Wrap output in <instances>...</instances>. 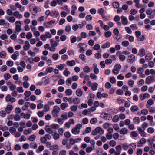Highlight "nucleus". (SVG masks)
Returning <instances> with one entry per match:
<instances>
[{"label":"nucleus","instance_id":"nucleus-52","mask_svg":"<svg viewBox=\"0 0 155 155\" xmlns=\"http://www.w3.org/2000/svg\"><path fill=\"white\" fill-rule=\"evenodd\" d=\"M83 71L85 72L88 73L90 71V69L88 66H86L84 68Z\"/></svg>","mask_w":155,"mask_h":155},{"label":"nucleus","instance_id":"nucleus-33","mask_svg":"<svg viewBox=\"0 0 155 155\" xmlns=\"http://www.w3.org/2000/svg\"><path fill=\"white\" fill-rule=\"evenodd\" d=\"M80 103V99L78 97H76L73 98V103L76 105L79 104Z\"/></svg>","mask_w":155,"mask_h":155},{"label":"nucleus","instance_id":"nucleus-16","mask_svg":"<svg viewBox=\"0 0 155 155\" xmlns=\"http://www.w3.org/2000/svg\"><path fill=\"white\" fill-rule=\"evenodd\" d=\"M13 15L16 18L19 19L23 17L22 15L18 11H15L13 13Z\"/></svg>","mask_w":155,"mask_h":155},{"label":"nucleus","instance_id":"nucleus-36","mask_svg":"<svg viewBox=\"0 0 155 155\" xmlns=\"http://www.w3.org/2000/svg\"><path fill=\"white\" fill-rule=\"evenodd\" d=\"M50 149L53 151L57 150H58V146L57 145L54 144L51 146Z\"/></svg>","mask_w":155,"mask_h":155},{"label":"nucleus","instance_id":"nucleus-27","mask_svg":"<svg viewBox=\"0 0 155 155\" xmlns=\"http://www.w3.org/2000/svg\"><path fill=\"white\" fill-rule=\"evenodd\" d=\"M76 94L78 97H81L83 94V91L81 88L78 89L76 91Z\"/></svg>","mask_w":155,"mask_h":155},{"label":"nucleus","instance_id":"nucleus-32","mask_svg":"<svg viewBox=\"0 0 155 155\" xmlns=\"http://www.w3.org/2000/svg\"><path fill=\"white\" fill-rule=\"evenodd\" d=\"M139 55L141 57H143L145 54V50L144 49H141L139 51Z\"/></svg>","mask_w":155,"mask_h":155},{"label":"nucleus","instance_id":"nucleus-34","mask_svg":"<svg viewBox=\"0 0 155 155\" xmlns=\"http://www.w3.org/2000/svg\"><path fill=\"white\" fill-rule=\"evenodd\" d=\"M154 141H155V140H154V136L153 137L149 138L147 140V141L149 143V145L151 146H152V145H153V143Z\"/></svg>","mask_w":155,"mask_h":155},{"label":"nucleus","instance_id":"nucleus-26","mask_svg":"<svg viewBox=\"0 0 155 155\" xmlns=\"http://www.w3.org/2000/svg\"><path fill=\"white\" fill-rule=\"evenodd\" d=\"M5 149L7 151H9L11 150V144L9 142L5 143Z\"/></svg>","mask_w":155,"mask_h":155},{"label":"nucleus","instance_id":"nucleus-53","mask_svg":"<svg viewBox=\"0 0 155 155\" xmlns=\"http://www.w3.org/2000/svg\"><path fill=\"white\" fill-rule=\"evenodd\" d=\"M58 132L60 136H62L63 134V133L64 132V130L62 128H59L58 130Z\"/></svg>","mask_w":155,"mask_h":155},{"label":"nucleus","instance_id":"nucleus-60","mask_svg":"<svg viewBox=\"0 0 155 155\" xmlns=\"http://www.w3.org/2000/svg\"><path fill=\"white\" fill-rule=\"evenodd\" d=\"M32 35L31 33L30 32H29L27 33L26 36V38L27 39L29 40L31 38H32Z\"/></svg>","mask_w":155,"mask_h":155},{"label":"nucleus","instance_id":"nucleus-17","mask_svg":"<svg viewBox=\"0 0 155 155\" xmlns=\"http://www.w3.org/2000/svg\"><path fill=\"white\" fill-rule=\"evenodd\" d=\"M97 12L103 18H105V16L104 14V11L103 8H101L99 9L97 11Z\"/></svg>","mask_w":155,"mask_h":155},{"label":"nucleus","instance_id":"nucleus-28","mask_svg":"<svg viewBox=\"0 0 155 155\" xmlns=\"http://www.w3.org/2000/svg\"><path fill=\"white\" fill-rule=\"evenodd\" d=\"M119 132L120 134L124 135L127 134L128 130L126 128H123L120 130Z\"/></svg>","mask_w":155,"mask_h":155},{"label":"nucleus","instance_id":"nucleus-29","mask_svg":"<svg viewBox=\"0 0 155 155\" xmlns=\"http://www.w3.org/2000/svg\"><path fill=\"white\" fill-rule=\"evenodd\" d=\"M65 94L66 96H69L72 95V91L71 89H68L65 91Z\"/></svg>","mask_w":155,"mask_h":155},{"label":"nucleus","instance_id":"nucleus-13","mask_svg":"<svg viewBox=\"0 0 155 155\" xmlns=\"http://www.w3.org/2000/svg\"><path fill=\"white\" fill-rule=\"evenodd\" d=\"M15 6L16 8H19L20 11L21 12H23L25 10L24 7L22 6L18 2L16 3L15 4Z\"/></svg>","mask_w":155,"mask_h":155},{"label":"nucleus","instance_id":"nucleus-59","mask_svg":"<svg viewBox=\"0 0 155 155\" xmlns=\"http://www.w3.org/2000/svg\"><path fill=\"white\" fill-rule=\"evenodd\" d=\"M24 94L26 97H29L31 94V92L30 91H26L24 93Z\"/></svg>","mask_w":155,"mask_h":155},{"label":"nucleus","instance_id":"nucleus-44","mask_svg":"<svg viewBox=\"0 0 155 155\" xmlns=\"http://www.w3.org/2000/svg\"><path fill=\"white\" fill-rule=\"evenodd\" d=\"M70 109L71 111L74 112H76L78 110L77 107L74 105L71 106Z\"/></svg>","mask_w":155,"mask_h":155},{"label":"nucleus","instance_id":"nucleus-21","mask_svg":"<svg viewBox=\"0 0 155 155\" xmlns=\"http://www.w3.org/2000/svg\"><path fill=\"white\" fill-rule=\"evenodd\" d=\"M140 0H134V2L135 3V6L137 8H140L143 7L142 5L140 4Z\"/></svg>","mask_w":155,"mask_h":155},{"label":"nucleus","instance_id":"nucleus-47","mask_svg":"<svg viewBox=\"0 0 155 155\" xmlns=\"http://www.w3.org/2000/svg\"><path fill=\"white\" fill-rule=\"evenodd\" d=\"M6 56V53L4 51L0 52V57L1 58H5Z\"/></svg>","mask_w":155,"mask_h":155},{"label":"nucleus","instance_id":"nucleus-43","mask_svg":"<svg viewBox=\"0 0 155 155\" xmlns=\"http://www.w3.org/2000/svg\"><path fill=\"white\" fill-rule=\"evenodd\" d=\"M98 84L97 83H94L92 85L91 88L93 91H95L97 89Z\"/></svg>","mask_w":155,"mask_h":155},{"label":"nucleus","instance_id":"nucleus-45","mask_svg":"<svg viewBox=\"0 0 155 155\" xmlns=\"http://www.w3.org/2000/svg\"><path fill=\"white\" fill-rule=\"evenodd\" d=\"M53 68L51 67H47L46 69V71L48 73H51L53 71Z\"/></svg>","mask_w":155,"mask_h":155},{"label":"nucleus","instance_id":"nucleus-12","mask_svg":"<svg viewBox=\"0 0 155 155\" xmlns=\"http://www.w3.org/2000/svg\"><path fill=\"white\" fill-rule=\"evenodd\" d=\"M135 59V56L133 54H131L128 57V62L131 64L133 63Z\"/></svg>","mask_w":155,"mask_h":155},{"label":"nucleus","instance_id":"nucleus-39","mask_svg":"<svg viewBox=\"0 0 155 155\" xmlns=\"http://www.w3.org/2000/svg\"><path fill=\"white\" fill-rule=\"evenodd\" d=\"M119 120V118L118 116L117 115L114 116L112 118V121L114 123L117 122Z\"/></svg>","mask_w":155,"mask_h":155},{"label":"nucleus","instance_id":"nucleus-2","mask_svg":"<svg viewBox=\"0 0 155 155\" xmlns=\"http://www.w3.org/2000/svg\"><path fill=\"white\" fill-rule=\"evenodd\" d=\"M81 126L82 125L80 124H77L75 127L72 129L71 130L72 133L75 135L79 134L80 132V128Z\"/></svg>","mask_w":155,"mask_h":155},{"label":"nucleus","instance_id":"nucleus-57","mask_svg":"<svg viewBox=\"0 0 155 155\" xmlns=\"http://www.w3.org/2000/svg\"><path fill=\"white\" fill-rule=\"evenodd\" d=\"M6 113L5 111L1 110L0 111V116L2 117H4L6 116Z\"/></svg>","mask_w":155,"mask_h":155},{"label":"nucleus","instance_id":"nucleus-55","mask_svg":"<svg viewBox=\"0 0 155 155\" xmlns=\"http://www.w3.org/2000/svg\"><path fill=\"white\" fill-rule=\"evenodd\" d=\"M112 35V32L109 31H107L104 33L105 36L106 38H108Z\"/></svg>","mask_w":155,"mask_h":155},{"label":"nucleus","instance_id":"nucleus-58","mask_svg":"<svg viewBox=\"0 0 155 155\" xmlns=\"http://www.w3.org/2000/svg\"><path fill=\"white\" fill-rule=\"evenodd\" d=\"M17 91L19 93H22L24 92V90L22 87L20 86L17 87Z\"/></svg>","mask_w":155,"mask_h":155},{"label":"nucleus","instance_id":"nucleus-7","mask_svg":"<svg viewBox=\"0 0 155 155\" xmlns=\"http://www.w3.org/2000/svg\"><path fill=\"white\" fill-rule=\"evenodd\" d=\"M115 155H120L121 153L122 147L121 145H118L115 147Z\"/></svg>","mask_w":155,"mask_h":155},{"label":"nucleus","instance_id":"nucleus-20","mask_svg":"<svg viewBox=\"0 0 155 155\" xmlns=\"http://www.w3.org/2000/svg\"><path fill=\"white\" fill-rule=\"evenodd\" d=\"M12 109L13 107L11 105H8L6 107L5 110L6 113L9 114L11 112V110Z\"/></svg>","mask_w":155,"mask_h":155},{"label":"nucleus","instance_id":"nucleus-19","mask_svg":"<svg viewBox=\"0 0 155 155\" xmlns=\"http://www.w3.org/2000/svg\"><path fill=\"white\" fill-rule=\"evenodd\" d=\"M55 23L54 20H51L47 22H44L43 23V25L45 27L48 28L49 27L48 25H51L52 24H54Z\"/></svg>","mask_w":155,"mask_h":155},{"label":"nucleus","instance_id":"nucleus-56","mask_svg":"<svg viewBox=\"0 0 155 155\" xmlns=\"http://www.w3.org/2000/svg\"><path fill=\"white\" fill-rule=\"evenodd\" d=\"M144 70L143 67H140L138 68L137 70V72L139 74H140L143 73Z\"/></svg>","mask_w":155,"mask_h":155},{"label":"nucleus","instance_id":"nucleus-22","mask_svg":"<svg viewBox=\"0 0 155 155\" xmlns=\"http://www.w3.org/2000/svg\"><path fill=\"white\" fill-rule=\"evenodd\" d=\"M42 81L43 84H47L49 82V78L47 76L44 77L42 78Z\"/></svg>","mask_w":155,"mask_h":155},{"label":"nucleus","instance_id":"nucleus-64","mask_svg":"<svg viewBox=\"0 0 155 155\" xmlns=\"http://www.w3.org/2000/svg\"><path fill=\"white\" fill-rule=\"evenodd\" d=\"M155 16V9L153 10L152 14L150 15H149L148 17L150 19L153 18Z\"/></svg>","mask_w":155,"mask_h":155},{"label":"nucleus","instance_id":"nucleus-18","mask_svg":"<svg viewBox=\"0 0 155 155\" xmlns=\"http://www.w3.org/2000/svg\"><path fill=\"white\" fill-rule=\"evenodd\" d=\"M152 54L151 53H147L145 56V58L147 61L148 62L152 59Z\"/></svg>","mask_w":155,"mask_h":155},{"label":"nucleus","instance_id":"nucleus-35","mask_svg":"<svg viewBox=\"0 0 155 155\" xmlns=\"http://www.w3.org/2000/svg\"><path fill=\"white\" fill-rule=\"evenodd\" d=\"M112 5L113 7L116 9L118 8L120 6L119 3L117 1L114 2L112 3Z\"/></svg>","mask_w":155,"mask_h":155},{"label":"nucleus","instance_id":"nucleus-40","mask_svg":"<svg viewBox=\"0 0 155 155\" xmlns=\"http://www.w3.org/2000/svg\"><path fill=\"white\" fill-rule=\"evenodd\" d=\"M97 133L100 134H104V130L100 127L96 128Z\"/></svg>","mask_w":155,"mask_h":155},{"label":"nucleus","instance_id":"nucleus-42","mask_svg":"<svg viewBox=\"0 0 155 155\" xmlns=\"http://www.w3.org/2000/svg\"><path fill=\"white\" fill-rule=\"evenodd\" d=\"M9 88L10 91H14L16 89V86L15 84H13L9 87Z\"/></svg>","mask_w":155,"mask_h":155},{"label":"nucleus","instance_id":"nucleus-46","mask_svg":"<svg viewBox=\"0 0 155 155\" xmlns=\"http://www.w3.org/2000/svg\"><path fill=\"white\" fill-rule=\"evenodd\" d=\"M61 117L64 120H66L68 119V115L67 112H63L61 116Z\"/></svg>","mask_w":155,"mask_h":155},{"label":"nucleus","instance_id":"nucleus-9","mask_svg":"<svg viewBox=\"0 0 155 155\" xmlns=\"http://www.w3.org/2000/svg\"><path fill=\"white\" fill-rule=\"evenodd\" d=\"M59 15L58 11L55 10L51 11V16L53 18H56Z\"/></svg>","mask_w":155,"mask_h":155},{"label":"nucleus","instance_id":"nucleus-37","mask_svg":"<svg viewBox=\"0 0 155 155\" xmlns=\"http://www.w3.org/2000/svg\"><path fill=\"white\" fill-rule=\"evenodd\" d=\"M70 74L71 72L68 70V69L67 68H65L63 72L64 75L66 77H67Z\"/></svg>","mask_w":155,"mask_h":155},{"label":"nucleus","instance_id":"nucleus-8","mask_svg":"<svg viewBox=\"0 0 155 155\" xmlns=\"http://www.w3.org/2000/svg\"><path fill=\"white\" fill-rule=\"evenodd\" d=\"M121 21L122 24L124 25H127L128 23V20L127 18L123 15H122L120 17Z\"/></svg>","mask_w":155,"mask_h":155},{"label":"nucleus","instance_id":"nucleus-54","mask_svg":"<svg viewBox=\"0 0 155 155\" xmlns=\"http://www.w3.org/2000/svg\"><path fill=\"white\" fill-rule=\"evenodd\" d=\"M67 49V48L66 47L64 48L63 49L60 50L59 51V54L60 55H62L65 53L66 52V50Z\"/></svg>","mask_w":155,"mask_h":155},{"label":"nucleus","instance_id":"nucleus-51","mask_svg":"<svg viewBox=\"0 0 155 155\" xmlns=\"http://www.w3.org/2000/svg\"><path fill=\"white\" fill-rule=\"evenodd\" d=\"M97 119L95 118H91L90 120V123L92 124H94L97 122Z\"/></svg>","mask_w":155,"mask_h":155},{"label":"nucleus","instance_id":"nucleus-50","mask_svg":"<svg viewBox=\"0 0 155 155\" xmlns=\"http://www.w3.org/2000/svg\"><path fill=\"white\" fill-rule=\"evenodd\" d=\"M15 31H16L15 32V33L17 35H18L19 33L21 31V27H18V26H16L15 27Z\"/></svg>","mask_w":155,"mask_h":155},{"label":"nucleus","instance_id":"nucleus-14","mask_svg":"<svg viewBox=\"0 0 155 155\" xmlns=\"http://www.w3.org/2000/svg\"><path fill=\"white\" fill-rule=\"evenodd\" d=\"M52 135L53 137V138L54 139L57 140L59 139L60 138V135L58 133H57V131L55 130L51 134Z\"/></svg>","mask_w":155,"mask_h":155},{"label":"nucleus","instance_id":"nucleus-10","mask_svg":"<svg viewBox=\"0 0 155 155\" xmlns=\"http://www.w3.org/2000/svg\"><path fill=\"white\" fill-rule=\"evenodd\" d=\"M137 130L141 136H143L146 135V133L142 127H137Z\"/></svg>","mask_w":155,"mask_h":155},{"label":"nucleus","instance_id":"nucleus-61","mask_svg":"<svg viewBox=\"0 0 155 155\" xmlns=\"http://www.w3.org/2000/svg\"><path fill=\"white\" fill-rule=\"evenodd\" d=\"M66 84L69 86L72 83V79L71 78H68L66 81Z\"/></svg>","mask_w":155,"mask_h":155},{"label":"nucleus","instance_id":"nucleus-11","mask_svg":"<svg viewBox=\"0 0 155 155\" xmlns=\"http://www.w3.org/2000/svg\"><path fill=\"white\" fill-rule=\"evenodd\" d=\"M112 118L111 114L107 113H105L103 116V118L105 120H109Z\"/></svg>","mask_w":155,"mask_h":155},{"label":"nucleus","instance_id":"nucleus-38","mask_svg":"<svg viewBox=\"0 0 155 155\" xmlns=\"http://www.w3.org/2000/svg\"><path fill=\"white\" fill-rule=\"evenodd\" d=\"M4 78L5 80H7L11 78V76L9 73H5L3 75Z\"/></svg>","mask_w":155,"mask_h":155},{"label":"nucleus","instance_id":"nucleus-62","mask_svg":"<svg viewBox=\"0 0 155 155\" xmlns=\"http://www.w3.org/2000/svg\"><path fill=\"white\" fill-rule=\"evenodd\" d=\"M134 83V81L131 80H129L128 84L130 87H133Z\"/></svg>","mask_w":155,"mask_h":155},{"label":"nucleus","instance_id":"nucleus-6","mask_svg":"<svg viewBox=\"0 0 155 155\" xmlns=\"http://www.w3.org/2000/svg\"><path fill=\"white\" fill-rule=\"evenodd\" d=\"M155 81L154 77L153 76H148L146 78L145 82L147 84H150L152 81Z\"/></svg>","mask_w":155,"mask_h":155},{"label":"nucleus","instance_id":"nucleus-1","mask_svg":"<svg viewBox=\"0 0 155 155\" xmlns=\"http://www.w3.org/2000/svg\"><path fill=\"white\" fill-rule=\"evenodd\" d=\"M60 111V108L57 105L54 107L53 110L52 111V116L54 118H56L58 117L59 113Z\"/></svg>","mask_w":155,"mask_h":155},{"label":"nucleus","instance_id":"nucleus-30","mask_svg":"<svg viewBox=\"0 0 155 155\" xmlns=\"http://www.w3.org/2000/svg\"><path fill=\"white\" fill-rule=\"evenodd\" d=\"M110 44L109 42H107L104 44L101 45V47L103 49H105L106 48H108L110 47Z\"/></svg>","mask_w":155,"mask_h":155},{"label":"nucleus","instance_id":"nucleus-49","mask_svg":"<svg viewBox=\"0 0 155 155\" xmlns=\"http://www.w3.org/2000/svg\"><path fill=\"white\" fill-rule=\"evenodd\" d=\"M146 140L145 138H141L139 142H138V144H143L146 143Z\"/></svg>","mask_w":155,"mask_h":155},{"label":"nucleus","instance_id":"nucleus-23","mask_svg":"<svg viewBox=\"0 0 155 155\" xmlns=\"http://www.w3.org/2000/svg\"><path fill=\"white\" fill-rule=\"evenodd\" d=\"M69 106V105L68 103H63L60 105V108L62 110H64L66 109Z\"/></svg>","mask_w":155,"mask_h":155},{"label":"nucleus","instance_id":"nucleus-25","mask_svg":"<svg viewBox=\"0 0 155 155\" xmlns=\"http://www.w3.org/2000/svg\"><path fill=\"white\" fill-rule=\"evenodd\" d=\"M121 145V147H122V148L124 150H127L130 146V144L127 143H123Z\"/></svg>","mask_w":155,"mask_h":155},{"label":"nucleus","instance_id":"nucleus-24","mask_svg":"<svg viewBox=\"0 0 155 155\" xmlns=\"http://www.w3.org/2000/svg\"><path fill=\"white\" fill-rule=\"evenodd\" d=\"M45 130L46 132H48L49 134H51L54 132L52 129V128H51L50 126L48 125L45 127Z\"/></svg>","mask_w":155,"mask_h":155},{"label":"nucleus","instance_id":"nucleus-5","mask_svg":"<svg viewBox=\"0 0 155 155\" xmlns=\"http://www.w3.org/2000/svg\"><path fill=\"white\" fill-rule=\"evenodd\" d=\"M5 101L7 102H11L13 103L16 101L15 98L11 97L9 94H8L5 97Z\"/></svg>","mask_w":155,"mask_h":155},{"label":"nucleus","instance_id":"nucleus-4","mask_svg":"<svg viewBox=\"0 0 155 155\" xmlns=\"http://www.w3.org/2000/svg\"><path fill=\"white\" fill-rule=\"evenodd\" d=\"M150 97V94L147 93L141 94L139 96L140 99L141 101L143 100L145 98H148Z\"/></svg>","mask_w":155,"mask_h":155},{"label":"nucleus","instance_id":"nucleus-41","mask_svg":"<svg viewBox=\"0 0 155 155\" xmlns=\"http://www.w3.org/2000/svg\"><path fill=\"white\" fill-rule=\"evenodd\" d=\"M133 121L135 124H139L140 122V118L137 117H135L133 119Z\"/></svg>","mask_w":155,"mask_h":155},{"label":"nucleus","instance_id":"nucleus-15","mask_svg":"<svg viewBox=\"0 0 155 155\" xmlns=\"http://www.w3.org/2000/svg\"><path fill=\"white\" fill-rule=\"evenodd\" d=\"M66 64L67 65L70 67H72L75 65L76 64V62L74 60L68 61L66 62Z\"/></svg>","mask_w":155,"mask_h":155},{"label":"nucleus","instance_id":"nucleus-48","mask_svg":"<svg viewBox=\"0 0 155 155\" xmlns=\"http://www.w3.org/2000/svg\"><path fill=\"white\" fill-rule=\"evenodd\" d=\"M36 138V136L35 135L33 134L30 136L28 138V140L30 141H34Z\"/></svg>","mask_w":155,"mask_h":155},{"label":"nucleus","instance_id":"nucleus-3","mask_svg":"<svg viewBox=\"0 0 155 155\" xmlns=\"http://www.w3.org/2000/svg\"><path fill=\"white\" fill-rule=\"evenodd\" d=\"M78 46L80 48L79 51L81 53H83L86 50L87 45L84 43H80L78 44Z\"/></svg>","mask_w":155,"mask_h":155},{"label":"nucleus","instance_id":"nucleus-63","mask_svg":"<svg viewBox=\"0 0 155 155\" xmlns=\"http://www.w3.org/2000/svg\"><path fill=\"white\" fill-rule=\"evenodd\" d=\"M113 135L111 133H107L106 135V138L108 140H110L112 138Z\"/></svg>","mask_w":155,"mask_h":155},{"label":"nucleus","instance_id":"nucleus-31","mask_svg":"<svg viewBox=\"0 0 155 155\" xmlns=\"http://www.w3.org/2000/svg\"><path fill=\"white\" fill-rule=\"evenodd\" d=\"M138 110L139 108L136 105L133 106L130 108V110L133 112L137 111Z\"/></svg>","mask_w":155,"mask_h":155}]
</instances>
